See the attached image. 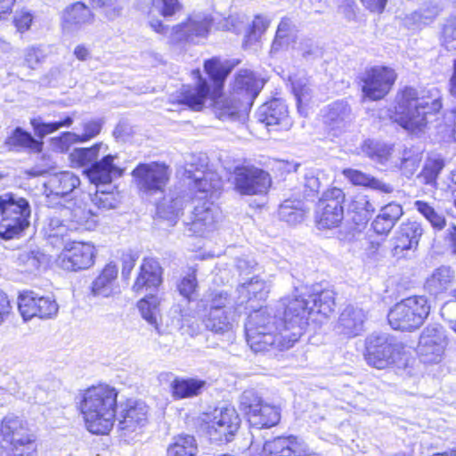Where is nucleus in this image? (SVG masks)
Listing matches in <instances>:
<instances>
[{
  "label": "nucleus",
  "mask_w": 456,
  "mask_h": 456,
  "mask_svg": "<svg viewBox=\"0 0 456 456\" xmlns=\"http://www.w3.org/2000/svg\"><path fill=\"white\" fill-rule=\"evenodd\" d=\"M282 319H277L268 308L251 313L245 323L247 343L251 350L259 353L272 349H289L298 341L306 330L310 318L322 322L335 309V293L325 289L304 297H284L281 301Z\"/></svg>",
  "instance_id": "nucleus-1"
},
{
  "label": "nucleus",
  "mask_w": 456,
  "mask_h": 456,
  "mask_svg": "<svg viewBox=\"0 0 456 456\" xmlns=\"http://www.w3.org/2000/svg\"><path fill=\"white\" fill-rule=\"evenodd\" d=\"M184 175L192 181L193 188L204 194L193 200V210L183 221L185 232L190 236H204L215 230L219 209L209 200H200L208 196L213 198L221 188V181L216 174L207 170L206 159L195 155L191 156L190 161L186 163Z\"/></svg>",
  "instance_id": "nucleus-2"
},
{
  "label": "nucleus",
  "mask_w": 456,
  "mask_h": 456,
  "mask_svg": "<svg viewBox=\"0 0 456 456\" xmlns=\"http://www.w3.org/2000/svg\"><path fill=\"white\" fill-rule=\"evenodd\" d=\"M441 96L436 87L419 93L406 87L397 96L395 121L411 133L420 132L442 108Z\"/></svg>",
  "instance_id": "nucleus-3"
},
{
  "label": "nucleus",
  "mask_w": 456,
  "mask_h": 456,
  "mask_svg": "<svg viewBox=\"0 0 456 456\" xmlns=\"http://www.w3.org/2000/svg\"><path fill=\"white\" fill-rule=\"evenodd\" d=\"M118 391L106 384L93 386L84 391L79 403L87 430L93 434L109 433L115 421Z\"/></svg>",
  "instance_id": "nucleus-4"
},
{
  "label": "nucleus",
  "mask_w": 456,
  "mask_h": 456,
  "mask_svg": "<svg viewBox=\"0 0 456 456\" xmlns=\"http://www.w3.org/2000/svg\"><path fill=\"white\" fill-rule=\"evenodd\" d=\"M204 69L215 84V94L210 106L213 107L216 116L222 120L240 118L241 112L246 110L248 104L241 101L234 92L228 96L219 94L232 67L217 58H212L205 61Z\"/></svg>",
  "instance_id": "nucleus-5"
},
{
  "label": "nucleus",
  "mask_w": 456,
  "mask_h": 456,
  "mask_svg": "<svg viewBox=\"0 0 456 456\" xmlns=\"http://www.w3.org/2000/svg\"><path fill=\"white\" fill-rule=\"evenodd\" d=\"M364 357L367 363L377 369L392 365L403 367L408 362L405 346L387 333H372L365 340Z\"/></svg>",
  "instance_id": "nucleus-6"
},
{
  "label": "nucleus",
  "mask_w": 456,
  "mask_h": 456,
  "mask_svg": "<svg viewBox=\"0 0 456 456\" xmlns=\"http://www.w3.org/2000/svg\"><path fill=\"white\" fill-rule=\"evenodd\" d=\"M213 19L207 13H192L184 21L173 26H165L159 20L150 21L151 28L157 33L164 35L170 45L197 44L208 37Z\"/></svg>",
  "instance_id": "nucleus-7"
},
{
  "label": "nucleus",
  "mask_w": 456,
  "mask_h": 456,
  "mask_svg": "<svg viewBox=\"0 0 456 456\" xmlns=\"http://www.w3.org/2000/svg\"><path fill=\"white\" fill-rule=\"evenodd\" d=\"M0 438L14 456H37V435L21 416L8 413L3 418Z\"/></svg>",
  "instance_id": "nucleus-8"
},
{
  "label": "nucleus",
  "mask_w": 456,
  "mask_h": 456,
  "mask_svg": "<svg viewBox=\"0 0 456 456\" xmlns=\"http://www.w3.org/2000/svg\"><path fill=\"white\" fill-rule=\"evenodd\" d=\"M429 311L430 306L425 297H409L396 303L390 309L387 320L394 330L412 331L423 324Z\"/></svg>",
  "instance_id": "nucleus-9"
},
{
  "label": "nucleus",
  "mask_w": 456,
  "mask_h": 456,
  "mask_svg": "<svg viewBox=\"0 0 456 456\" xmlns=\"http://www.w3.org/2000/svg\"><path fill=\"white\" fill-rule=\"evenodd\" d=\"M30 207L27 200L13 194L0 196V236L12 239L29 225Z\"/></svg>",
  "instance_id": "nucleus-10"
},
{
  "label": "nucleus",
  "mask_w": 456,
  "mask_h": 456,
  "mask_svg": "<svg viewBox=\"0 0 456 456\" xmlns=\"http://www.w3.org/2000/svg\"><path fill=\"white\" fill-rule=\"evenodd\" d=\"M207 433L211 440L230 442L240 425V419L234 407L216 408L205 419Z\"/></svg>",
  "instance_id": "nucleus-11"
},
{
  "label": "nucleus",
  "mask_w": 456,
  "mask_h": 456,
  "mask_svg": "<svg viewBox=\"0 0 456 456\" xmlns=\"http://www.w3.org/2000/svg\"><path fill=\"white\" fill-rule=\"evenodd\" d=\"M170 175L169 167L162 162L141 163L132 172L138 189L147 194L164 191Z\"/></svg>",
  "instance_id": "nucleus-12"
},
{
  "label": "nucleus",
  "mask_w": 456,
  "mask_h": 456,
  "mask_svg": "<svg viewBox=\"0 0 456 456\" xmlns=\"http://www.w3.org/2000/svg\"><path fill=\"white\" fill-rule=\"evenodd\" d=\"M359 79L363 96L377 101L388 94L396 79V74L392 69L376 66L365 69Z\"/></svg>",
  "instance_id": "nucleus-13"
},
{
  "label": "nucleus",
  "mask_w": 456,
  "mask_h": 456,
  "mask_svg": "<svg viewBox=\"0 0 456 456\" xmlns=\"http://www.w3.org/2000/svg\"><path fill=\"white\" fill-rule=\"evenodd\" d=\"M95 255L96 250L92 243L73 241L65 245L55 263L65 271L78 272L94 265Z\"/></svg>",
  "instance_id": "nucleus-14"
},
{
  "label": "nucleus",
  "mask_w": 456,
  "mask_h": 456,
  "mask_svg": "<svg viewBox=\"0 0 456 456\" xmlns=\"http://www.w3.org/2000/svg\"><path fill=\"white\" fill-rule=\"evenodd\" d=\"M345 193L339 188L327 190L318 205L316 222L320 229H331L339 226L344 219L343 203Z\"/></svg>",
  "instance_id": "nucleus-15"
},
{
  "label": "nucleus",
  "mask_w": 456,
  "mask_h": 456,
  "mask_svg": "<svg viewBox=\"0 0 456 456\" xmlns=\"http://www.w3.org/2000/svg\"><path fill=\"white\" fill-rule=\"evenodd\" d=\"M305 450V443L296 436L276 437L262 444L251 442L245 456H298Z\"/></svg>",
  "instance_id": "nucleus-16"
},
{
  "label": "nucleus",
  "mask_w": 456,
  "mask_h": 456,
  "mask_svg": "<svg viewBox=\"0 0 456 456\" xmlns=\"http://www.w3.org/2000/svg\"><path fill=\"white\" fill-rule=\"evenodd\" d=\"M271 185L267 172L254 166L238 167L234 170L235 190L242 195L265 193Z\"/></svg>",
  "instance_id": "nucleus-17"
},
{
  "label": "nucleus",
  "mask_w": 456,
  "mask_h": 456,
  "mask_svg": "<svg viewBox=\"0 0 456 456\" xmlns=\"http://www.w3.org/2000/svg\"><path fill=\"white\" fill-rule=\"evenodd\" d=\"M19 311L25 321L33 317L48 319L58 313V304L52 297L38 296L33 291L20 294L18 302Z\"/></svg>",
  "instance_id": "nucleus-18"
},
{
  "label": "nucleus",
  "mask_w": 456,
  "mask_h": 456,
  "mask_svg": "<svg viewBox=\"0 0 456 456\" xmlns=\"http://www.w3.org/2000/svg\"><path fill=\"white\" fill-rule=\"evenodd\" d=\"M80 184V179L71 172H61L50 177L45 184V197L48 207L55 208L67 202L69 197Z\"/></svg>",
  "instance_id": "nucleus-19"
},
{
  "label": "nucleus",
  "mask_w": 456,
  "mask_h": 456,
  "mask_svg": "<svg viewBox=\"0 0 456 456\" xmlns=\"http://www.w3.org/2000/svg\"><path fill=\"white\" fill-rule=\"evenodd\" d=\"M446 344V337L441 327L428 326L419 337L417 351L424 362H438Z\"/></svg>",
  "instance_id": "nucleus-20"
},
{
  "label": "nucleus",
  "mask_w": 456,
  "mask_h": 456,
  "mask_svg": "<svg viewBox=\"0 0 456 456\" xmlns=\"http://www.w3.org/2000/svg\"><path fill=\"white\" fill-rule=\"evenodd\" d=\"M61 216L64 217L69 231L93 230L96 226L95 215L82 202L70 199L60 204Z\"/></svg>",
  "instance_id": "nucleus-21"
},
{
  "label": "nucleus",
  "mask_w": 456,
  "mask_h": 456,
  "mask_svg": "<svg viewBox=\"0 0 456 456\" xmlns=\"http://www.w3.org/2000/svg\"><path fill=\"white\" fill-rule=\"evenodd\" d=\"M257 119L269 130H289L292 126L287 105L279 99L263 104L257 111Z\"/></svg>",
  "instance_id": "nucleus-22"
},
{
  "label": "nucleus",
  "mask_w": 456,
  "mask_h": 456,
  "mask_svg": "<svg viewBox=\"0 0 456 456\" xmlns=\"http://www.w3.org/2000/svg\"><path fill=\"white\" fill-rule=\"evenodd\" d=\"M116 159L117 156L109 154L86 168L84 173L90 183L99 188L100 185H110L114 179L122 176L124 170L114 162Z\"/></svg>",
  "instance_id": "nucleus-23"
},
{
  "label": "nucleus",
  "mask_w": 456,
  "mask_h": 456,
  "mask_svg": "<svg viewBox=\"0 0 456 456\" xmlns=\"http://www.w3.org/2000/svg\"><path fill=\"white\" fill-rule=\"evenodd\" d=\"M118 419L120 429L134 432L147 423L148 407L142 401L129 399L120 403Z\"/></svg>",
  "instance_id": "nucleus-24"
},
{
  "label": "nucleus",
  "mask_w": 456,
  "mask_h": 456,
  "mask_svg": "<svg viewBox=\"0 0 456 456\" xmlns=\"http://www.w3.org/2000/svg\"><path fill=\"white\" fill-rule=\"evenodd\" d=\"M270 284L259 276H253L242 281L237 288L236 310L245 305V309L254 307L253 301L265 300L270 292Z\"/></svg>",
  "instance_id": "nucleus-25"
},
{
  "label": "nucleus",
  "mask_w": 456,
  "mask_h": 456,
  "mask_svg": "<svg viewBox=\"0 0 456 456\" xmlns=\"http://www.w3.org/2000/svg\"><path fill=\"white\" fill-rule=\"evenodd\" d=\"M322 121L332 135L338 136L346 131L352 122L351 109L346 102L330 104L322 114Z\"/></svg>",
  "instance_id": "nucleus-26"
},
{
  "label": "nucleus",
  "mask_w": 456,
  "mask_h": 456,
  "mask_svg": "<svg viewBox=\"0 0 456 456\" xmlns=\"http://www.w3.org/2000/svg\"><path fill=\"white\" fill-rule=\"evenodd\" d=\"M423 232L424 229L419 222L411 220L403 222L394 238V254L399 255L404 250H415Z\"/></svg>",
  "instance_id": "nucleus-27"
},
{
  "label": "nucleus",
  "mask_w": 456,
  "mask_h": 456,
  "mask_svg": "<svg viewBox=\"0 0 456 456\" xmlns=\"http://www.w3.org/2000/svg\"><path fill=\"white\" fill-rule=\"evenodd\" d=\"M215 89L210 92L207 80L199 77L193 86H187L183 89L180 102L190 109L199 111L212 104Z\"/></svg>",
  "instance_id": "nucleus-28"
},
{
  "label": "nucleus",
  "mask_w": 456,
  "mask_h": 456,
  "mask_svg": "<svg viewBox=\"0 0 456 456\" xmlns=\"http://www.w3.org/2000/svg\"><path fill=\"white\" fill-rule=\"evenodd\" d=\"M161 267L154 258H144L140 273L133 285V290L142 293L143 290L158 288L161 283Z\"/></svg>",
  "instance_id": "nucleus-29"
},
{
  "label": "nucleus",
  "mask_w": 456,
  "mask_h": 456,
  "mask_svg": "<svg viewBox=\"0 0 456 456\" xmlns=\"http://www.w3.org/2000/svg\"><path fill=\"white\" fill-rule=\"evenodd\" d=\"M366 313L363 309L347 305L340 314L337 329L347 337H356L363 330Z\"/></svg>",
  "instance_id": "nucleus-30"
},
{
  "label": "nucleus",
  "mask_w": 456,
  "mask_h": 456,
  "mask_svg": "<svg viewBox=\"0 0 456 456\" xmlns=\"http://www.w3.org/2000/svg\"><path fill=\"white\" fill-rule=\"evenodd\" d=\"M94 14L90 8L82 2H76L65 8L62 12V28L67 31H73L81 28L83 26L91 24L94 20Z\"/></svg>",
  "instance_id": "nucleus-31"
},
{
  "label": "nucleus",
  "mask_w": 456,
  "mask_h": 456,
  "mask_svg": "<svg viewBox=\"0 0 456 456\" xmlns=\"http://www.w3.org/2000/svg\"><path fill=\"white\" fill-rule=\"evenodd\" d=\"M263 86V80L257 78L252 71L248 69L240 70L236 76L233 92L236 93L246 104L250 105L259 94Z\"/></svg>",
  "instance_id": "nucleus-32"
},
{
  "label": "nucleus",
  "mask_w": 456,
  "mask_h": 456,
  "mask_svg": "<svg viewBox=\"0 0 456 456\" xmlns=\"http://www.w3.org/2000/svg\"><path fill=\"white\" fill-rule=\"evenodd\" d=\"M403 215L402 205L390 202L379 209L371 223V228L379 235H387Z\"/></svg>",
  "instance_id": "nucleus-33"
},
{
  "label": "nucleus",
  "mask_w": 456,
  "mask_h": 456,
  "mask_svg": "<svg viewBox=\"0 0 456 456\" xmlns=\"http://www.w3.org/2000/svg\"><path fill=\"white\" fill-rule=\"evenodd\" d=\"M118 276V267L110 263L105 265L101 273L91 284V294L96 297H110L118 293L115 281Z\"/></svg>",
  "instance_id": "nucleus-34"
},
{
  "label": "nucleus",
  "mask_w": 456,
  "mask_h": 456,
  "mask_svg": "<svg viewBox=\"0 0 456 456\" xmlns=\"http://www.w3.org/2000/svg\"><path fill=\"white\" fill-rule=\"evenodd\" d=\"M202 322L208 330L224 335L233 330L236 320L235 314L230 310H212L207 311L202 318Z\"/></svg>",
  "instance_id": "nucleus-35"
},
{
  "label": "nucleus",
  "mask_w": 456,
  "mask_h": 456,
  "mask_svg": "<svg viewBox=\"0 0 456 456\" xmlns=\"http://www.w3.org/2000/svg\"><path fill=\"white\" fill-rule=\"evenodd\" d=\"M83 133L76 134L66 132L60 138L53 139L55 143H61L59 147L61 151L68 150V144L69 142H86L94 137H96L102 131V121L101 119H92L85 121L82 124Z\"/></svg>",
  "instance_id": "nucleus-36"
},
{
  "label": "nucleus",
  "mask_w": 456,
  "mask_h": 456,
  "mask_svg": "<svg viewBox=\"0 0 456 456\" xmlns=\"http://www.w3.org/2000/svg\"><path fill=\"white\" fill-rule=\"evenodd\" d=\"M454 279L453 270L450 266L441 265L426 279L425 289L430 294L438 295L447 290Z\"/></svg>",
  "instance_id": "nucleus-37"
},
{
  "label": "nucleus",
  "mask_w": 456,
  "mask_h": 456,
  "mask_svg": "<svg viewBox=\"0 0 456 456\" xmlns=\"http://www.w3.org/2000/svg\"><path fill=\"white\" fill-rule=\"evenodd\" d=\"M348 209L352 214L353 222L361 227L365 226L370 220L375 207L368 196L357 194L352 199Z\"/></svg>",
  "instance_id": "nucleus-38"
},
{
  "label": "nucleus",
  "mask_w": 456,
  "mask_h": 456,
  "mask_svg": "<svg viewBox=\"0 0 456 456\" xmlns=\"http://www.w3.org/2000/svg\"><path fill=\"white\" fill-rule=\"evenodd\" d=\"M281 414L277 407L264 403L257 408L256 411L249 417V424L256 428H268L277 425L280 421Z\"/></svg>",
  "instance_id": "nucleus-39"
},
{
  "label": "nucleus",
  "mask_w": 456,
  "mask_h": 456,
  "mask_svg": "<svg viewBox=\"0 0 456 456\" xmlns=\"http://www.w3.org/2000/svg\"><path fill=\"white\" fill-rule=\"evenodd\" d=\"M5 146L9 151H21L28 149L34 151H40L42 143L37 142L32 135L22 130L20 127L15 128L5 142Z\"/></svg>",
  "instance_id": "nucleus-40"
},
{
  "label": "nucleus",
  "mask_w": 456,
  "mask_h": 456,
  "mask_svg": "<svg viewBox=\"0 0 456 456\" xmlns=\"http://www.w3.org/2000/svg\"><path fill=\"white\" fill-rule=\"evenodd\" d=\"M289 81L297 100V110L299 113L305 115V107L310 102L313 94L310 81L305 75L290 77Z\"/></svg>",
  "instance_id": "nucleus-41"
},
{
  "label": "nucleus",
  "mask_w": 456,
  "mask_h": 456,
  "mask_svg": "<svg viewBox=\"0 0 456 456\" xmlns=\"http://www.w3.org/2000/svg\"><path fill=\"white\" fill-rule=\"evenodd\" d=\"M343 174L352 183L355 185L370 187L384 193H391L394 191V187L391 184L385 183L384 182L361 171L355 169H345Z\"/></svg>",
  "instance_id": "nucleus-42"
},
{
  "label": "nucleus",
  "mask_w": 456,
  "mask_h": 456,
  "mask_svg": "<svg viewBox=\"0 0 456 456\" xmlns=\"http://www.w3.org/2000/svg\"><path fill=\"white\" fill-rule=\"evenodd\" d=\"M197 453L196 439L185 434L174 436L167 449V456H196Z\"/></svg>",
  "instance_id": "nucleus-43"
},
{
  "label": "nucleus",
  "mask_w": 456,
  "mask_h": 456,
  "mask_svg": "<svg viewBox=\"0 0 456 456\" xmlns=\"http://www.w3.org/2000/svg\"><path fill=\"white\" fill-rule=\"evenodd\" d=\"M205 385L206 381L198 379H175L171 384L172 395L175 399L197 396Z\"/></svg>",
  "instance_id": "nucleus-44"
},
{
  "label": "nucleus",
  "mask_w": 456,
  "mask_h": 456,
  "mask_svg": "<svg viewBox=\"0 0 456 456\" xmlns=\"http://www.w3.org/2000/svg\"><path fill=\"white\" fill-rule=\"evenodd\" d=\"M185 199L182 196L164 198L163 200L157 206V215L169 222L174 225L177 218L183 209Z\"/></svg>",
  "instance_id": "nucleus-45"
},
{
  "label": "nucleus",
  "mask_w": 456,
  "mask_h": 456,
  "mask_svg": "<svg viewBox=\"0 0 456 456\" xmlns=\"http://www.w3.org/2000/svg\"><path fill=\"white\" fill-rule=\"evenodd\" d=\"M159 305L160 299L154 295L142 298L137 304L142 317L156 330H159Z\"/></svg>",
  "instance_id": "nucleus-46"
},
{
  "label": "nucleus",
  "mask_w": 456,
  "mask_h": 456,
  "mask_svg": "<svg viewBox=\"0 0 456 456\" xmlns=\"http://www.w3.org/2000/svg\"><path fill=\"white\" fill-rule=\"evenodd\" d=\"M413 208L430 224L432 228L442 231L446 226L445 216L425 200H416Z\"/></svg>",
  "instance_id": "nucleus-47"
},
{
  "label": "nucleus",
  "mask_w": 456,
  "mask_h": 456,
  "mask_svg": "<svg viewBox=\"0 0 456 456\" xmlns=\"http://www.w3.org/2000/svg\"><path fill=\"white\" fill-rule=\"evenodd\" d=\"M102 146V143H96L90 148H77L69 154V159L74 166L87 168L98 160Z\"/></svg>",
  "instance_id": "nucleus-48"
},
{
  "label": "nucleus",
  "mask_w": 456,
  "mask_h": 456,
  "mask_svg": "<svg viewBox=\"0 0 456 456\" xmlns=\"http://www.w3.org/2000/svg\"><path fill=\"white\" fill-rule=\"evenodd\" d=\"M361 151L368 158L379 163L386 162L391 154V148L389 146L370 139H367L362 142Z\"/></svg>",
  "instance_id": "nucleus-49"
},
{
  "label": "nucleus",
  "mask_w": 456,
  "mask_h": 456,
  "mask_svg": "<svg viewBox=\"0 0 456 456\" xmlns=\"http://www.w3.org/2000/svg\"><path fill=\"white\" fill-rule=\"evenodd\" d=\"M265 403L260 394L253 389H247L242 392L239 398V408L240 411L248 418L252 417L257 408H260Z\"/></svg>",
  "instance_id": "nucleus-50"
},
{
  "label": "nucleus",
  "mask_w": 456,
  "mask_h": 456,
  "mask_svg": "<svg viewBox=\"0 0 456 456\" xmlns=\"http://www.w3.org/2000/svg\"><path fill=\"white\" fill-rule=\"evenodd\" d=\"M279 216L281 220L289 224L301 223L305 218L303 203L299 200H285L280 207Z\"/></svg>",
  "instance_id": "nucleus-51"
},
{
  "label": "nucleus",
  "mask_w": 456,
  "mask_h": 456,
  "mask_svg": "<svg viewBox=\"0 0 456 456\" xmlns=\"http://www.w3.org/2000/svg\"><path fill=\"white\" fill-rule=\"evenodd\" d=\"M30 123L36 134L44 137L48 134L57 131L61 127H69L73 124V118L71 117H66L63 120L45 123L38 118L31 119Z\"/></svg>",
  "instance_id": "nucleus-52"
},
{
  "label": "nucleus",
  "mask_w": 456,
  "mask_h": 456,
  "mask_svg": "<svg viewBox=\"0 0 456 456\" xmlns=\"http://www.w3.org/2000/svg\"><path fill=\"white\" fill-rule=\"evenodd\" d=\"M198 289V281L196 277V269L190 268L188 273L183 275L177 283V289L181 296L191 301L193 294Z\"/></svg>",
  "instance_id": "nucleus-53"
},
{
  "label": "nucleus",
  "mask_w": 456,
  "mask_h": 456,
  "mask_svg": "<svg viewBox=\"0 0 456 456\" xmlns=\"http://www.w3.org/2000/svg\"><path fill=\"white\" fill-rule=\"evenodd\" d=\"M444 167V162L440 158H428L425 163L420 177L426 184H434Z\"/></svg>",
  "instance_id": "nucleus-54"
},
{
  "label": "nucleus",
  "mask_w": 456,
  "mask_h": 456,
  "mask_svg": "<svg viewBox=\"0 0 456 456\" xmlns=\"http://www.w3.org/2000/svg\"><path fill=\"white\" fill-rule=\"evenodd\" d=\"M323 175L322 172L319 169L305 168L301 181L305 188V191H308L309 194L318 192L322 185Z\"/></svg>",
  "instance_id": "nucleus-55"
},
{
  "label": "nucleus",
  "mask_w": 456,
  "mask_h": 456,
  "mask_svg": "<svg viewBox=\"0 0 456 456\" xmlns=\"http://www.w3.org/2000/svg\"><path fill=\"white\" fill-rule=\"evenodd\" d=\"M92 202L100 209H111L117 207L118 200L113 191H106L97 188L92 196Z\"/></svg>",
  "instance_id": "nucleus-56"
},
{
  "label": "nucleus",
  "mask_w": 456,
  "mask_h": 456,
  "mask_svg": "<svg viewBox=\"0 0 456 456\" xmlns=\"http://www.w3.org/2000/svg\"><path fill=\"white\" fill-rule=\"evenodd\" d=\"M19 261L24 265L26 272L32 273L45 261V256L39 251H28L20 255Z\"/></svg>",
  "instance_id": "nucleus-57"
},
{
  "label": "nucleus",
  "mask_w": 456,
  "mask_h": 456,
  "mask_svg": "<svg viewBox=\"0 0 456 456\" xmlns=\"http://www.w3.org/2000/svg\"><path fill=\"white\" fill-rule=\"evenodd\" d=\"M64 219L65 218L61 216V212L59 213V216H53L49 218L46 228L48 237L63 238L68 234L69 228H68L67 223Z\"/></svg>",
  "instance_id": "nucleus-58"
},
{
  "label": "nucleus",
  "mask_w": 456,
  "mask_h": 456,
  "mask_svg": "<svg viewBox=\"0 0 456 456\" xmlns=\"http://www.w3.org/2000/svg\"><path fill=\"white\" fill-rule=\"evenodd\" d=\"M152 8L163 17H172L182 9L179 0H152Z\"/></svg>",
  "instance_id": "nucleus-59"
},
{
  "label": "nucleus",
  "mask_w": 456,
  "mask_h": 456,
  "mask_svg": "<svg viewBox=\"0 0 456 456\" xmlns=\"http://www.w3.org/2000/svg\"><path fill=\"white\" fill-rule=\"evenodd\" d=\"M271 22L272 17L270 15L263 13L256 14L250 26L248 37L257 39L267 30Z\"/></svg>",
  "instance_id": "nucleus-60"
},
{
  "label": "nucleus",
  "mask_w": 456,
  "mask_h": 456,
  "mask_svg": "<svg viewBox=\"0 0 456 456\" xmlns=\"http://www.w3.org/2000/svg\"><path fill=\"white\" fill-rule=\"evenodd\" d=\"M442 45L448 51L456 50V20H449L444 25L442 36Z\"/></svg>",
  "instance_id": "nucleus-61"
},
{
  "label": "nucleus",
  "mask_w": 456,
  "mask_h": 456,
  "mask_svg": "<svg viewBox=\"0 0 456 456\" xmlns=\"http://www.w3.org/2000/svg\"><path fill=\"white\" fill-rule=\"evenodd\" d=\"M23 58L24 65L35 69L44 61L45 53L41 47L30 46L24 50Z\"/></svg>",
  "instance_id": "nucleus-62"
},
{
  "label": "nucleus",
  "mask_w": 456,
  "mask_h": 456,
  "mask_svg": "<svg viewBox=\"0 0 456 456\" xmlns=\"http://www.w3.org/2000/svg\"><path fill=\"white\" fill-rule=\"evenodd\" d=\"M209 307L207 311L221 310V311H231L230 303L231 299L227 292L225 291H215L209 295Z\"/></svg>",
  "instance_id": "nucleus-63"
},
{
  "label": "nucleus",
  "mask_w": 456,
  "mask_h": 456,
  "mask_svg": "<svg viewBox=\"0 0 456 456\" xmlns=\"http://www.w3.org/2000/svg\"><path fill=\"white\" fill-rule=\"evenodd\" d=\"M441 315L449 322L450 327L456 332V290L455 298L447 301L442 306Z\"/></svg>",
  "instance_id": "nucleus-64"
}]
</instances>
